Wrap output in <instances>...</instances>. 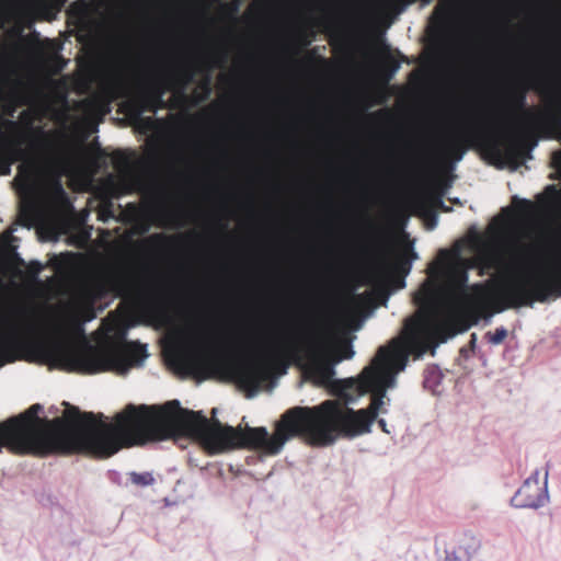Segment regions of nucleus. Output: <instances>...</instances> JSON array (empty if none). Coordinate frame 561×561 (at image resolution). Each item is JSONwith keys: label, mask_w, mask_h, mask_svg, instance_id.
Returning <instances> with one entry per match:
<instances>
[{"label": "nucleus", "mask_w": 561, "mask_h": 561, "mask_svg": "<svg viewBox=\"0 0 561 561\" xmlns=\"http://www.w3.org/2000/svg\"><path fill=\"white\" fill-rule=\"evenodd\" d=\"M539 470H536L512 497V505L515 507L537 508L547 501V478L548 470H545L543 480L540 482Z\"/></svg>", "instance_id": "nucleus-12"}, {"label": "nucleus", "mask_w": 561, "mask_h": 561, "mask_svg": "<svg viewBox=\"0 0 561 561\" xmlns=\"http://www.w3.org/2000/svg\"><path fill=\"white\" fill-rule=\"evenodd\" d=\"M130 481L136 485L147 486L153 484L154 478L149 472H133L130 473Z\"/></svg>", "instance_id": "nucleus-24"}, {"label": "nucleus", "mask_w": 561, "mask_h": 561, "mask_svg": "<svg viewBox=\"0 0 561 561\" xmlns=\"http://www.w3.org/2000/svg\"><path fill=\"white\" fill-rule=\"evenodd\" d=\"M88 456L105 459L122 448L148 442L169 439L176 435L197 437L215 454L232 449L260 450L278 454L290 438L302 436L311 445L321 446L317 438L318 426L312 408L295 407L287 410L271 436L263 426L244 430L208 420L201 411L183 409L178 400L163 405H134L116 414L114 423L105 422L102 413L83 412Z\"/></svg>", "instance_id": "nucleus-1"}, {"label": "nucleus", "mask_w": 561, "mask_h": 561, "mask_svg": "<svg viewBox=\"0 0 561 561\" xmlns=\"http://www.w3.org/2000/svg\"><path fill=\"white\" fill-rule=\"evenodd\" d=\"M100 216L102 218L112 216V204L107 203L102 209L100 210Z\"/></svg>", "instance_id": "nucleus-31"}, {"label": "nucleus", "mask_w": 561, "mask_h": 561, "mask_svg": "<svg viewBox=\"0 0 561 561\" xmlns=\"http://www.w3.org/2000/svg\"><path fill=\"white\" fill-rule=\"evenodd\" d=\"M56 190H57L60 194H64V193H65V192H64V188H62V186H61V184H60V183H57V184H56Z\"/></svg>", "instance_id": "nucleus-34"}, {"label": "nucleus", "mask_w": 561, "mask_h": 561, "mask_svg": "<svg viewBox=\"0 0 561 561\" xmlns=\"http://www.w3.org/2000/svg\"><path fill=\"white\" fill-rule=\"evenodd\" d=\"M514 201H516V208L515 211L519 217H529L535 211V205L533 202L528 199H518L517 197H514Z\"/></svg>", "instance_id": "nucleus-21"}, {"label": "nucleus", "mask_w": 561, "mask_h": 561, "mask_svg": "<svg viewBox=\"0 0 561 561\" xmlns=\"http://www.w3.org/2000/svg\"><path fill=\"white\" fill-rule=\"evenodd\" d=\"M416 257V253L411 247H409L398 253L391 262L388 261L387 256L385 255L382 257V264L391 272L399 273L404 277L411 271L412 261Z\"/></svg>", "instance_id": "nucleus-14"}, {"label": "nucleus", "mask_w": 561, "mask_h": 561, "mask_svg": "<svg viewBox=\"0 0 561 561\" xmlns=\"http://www.w3.org/2000/svg\"><path fill=\"white\" fill-rule=\"evenodd\" d=\"M468 327L469 324L459 316H453L440 323H433L426 313L407 319L404 337H394L387 345L380 346L370 364L357 378L337 382V396L346 403L370 393V404L367 409L354 411L333 400L312 407L320 445H331L337 436L355 437L368 433L385 404L387 390L394 387L396 376L405 368L412 347L424 341L445 342L448 337L466 331Z\"/></svg>", "instance_id": "nucleus-2"}, {"label": "nucleus", "mask_w": 561, "mask_h": 561, "mask_svg": "<svg viewBox=\"0 0 561 561\" xmlns=\"http://www.w3.org/2000/svg\"><path fill=\"white\" fill-rule=\"evenodd\" d=\"M43 145L42 141H33L32 146Z\"/></svg>", "instance_id": "nucleus-37"}, {"label": "nucleus", "mask_w": 561, "mask_h": 561, "mask_svg": "<svg viewBox=\"0 0 561 561\" xmlns=\"http://www.w3.org/2000/svg\"><path fill=\"white\" fill-rule=\"evenodd\" d=\"M547 190H548V191H551V192H552V193H554V194H559V192L556 190L554 185H549V186L547 187Z\"/></svg>", "instance_id": "nucleus-35"}, {"label": "nucleus", "mask_w": 561, "mask_h": 561, "mask_svg": "<svg viewBox=\"0 0 561 561\" xmlns=\"http://www.w3.org/2000/svg\"><path fill=\"white\" fill-rule=\"evenodd\" d=\"M505 296L512 307H531L549 298L561 297V267L553 273H534V278L517 279L510 284Z\"/></svg>", "instance_id": "nucleus-8"}, {"label": "nucleus", "mask_w": 561, "mask_h": 561, "mask_svg": "<svg viewBox=\"0 0 561 561\" xmlns=\"http://www.w3.org/2000/svg\"><path fill=\"white\" fill-rule=\"evenodd\" d=\"M354 351L348 343L334 348L331 345V330L328 322L319 319L311 328L306 347L290 344L277 352L271 362L249 360L232 367V373L239 385L247 389H257L267 380L272 368L282 366L284 370L289 363L300 366L306 376L321 387L334 386L337 392L340 380H334V366L343 359H350Z\"/></svg>", "instance_id": "nucleus-5"}, {"label": "nucleus", "mask_w": 561, "mask_h": 561, "mask_svg": "<svg viewBox=\"0 0 561 561\" xmlns=\"http://www.w3.org/2000/svg\"><path fill=\"white\" fill-rule=\"evenodd\" d=\"M225 10H227L231 15L238 12V3L226 4Z\"/></svg>", "instance_id": "nucleus-32"}, {"label": "nucleus", "mask_w": 561, "mask_h": 561, "mask_svg": "<svg viewBox=\"0 0 561 561\" xmlns=\"http://www.w3.org/2000/svg\"><path fill=\"white\" fill-rule=\"evenodd\" d=\"M24 139H10L0 144V175H7L11 171V165L16 161H22L18 168L16 181H22L24 186H30L36 173V159L30 157L27 151L22 148Z\"/></svg>", "instance_id": "nucleus-10"}, {"label": "nucleus", "mask_w": 561, "mask_h": 561, "mask_svg": "<svg viewBox=\"0 0 561 561\" xmlns=\"http://www.w3.org/2000/svg\"><path fill=\"white\" fill-rule=\"evenodd\" d=\"M7 364V332H0V368Z\"/></svg>", "instance_id": "nucleus-26"}, {"label": "nucleus", "mask_w": 561, "mask_h": 561, "mask_svg": "<svg viewBox=\"0 0 561 561\" xmlns=\"http://www.w3.org/2000/svg\"><path fill=\"white\" fill-rule=\"evenodd\" d=\"M540 95L543 101L542 113L535 116L530 111H526V114L536 118L545 127H559L561 125V87H545L540 90Z\"/></svg>", "instance_id": "nucleus-13"}, {"label": "nucleus", "mask_w": 561, "mask_h": 561, "mask_svg": "<svg viewBox=\"0 0 561 561\" xmlns=\"http://www.w3.org/2000/svg\"><path fill=\"white\" fill-rule=\"evenodd\" d=\"M385 57H383V66L388 69L389 75L388 78H391L400 68V61L394 59L390 53L389 47L385 46Z\"/></svg>", "instance_id": "nucleus-23"}, {"label": "nucleus", "mask_w": 561, "mask_h": 561, "mask_svg": "<svg viewBox=\"0 0 561 561\" xmlns=\"http://www.w3.org/2000/svg\"><path fill=\"white\" fill-rule=\"evenodd\" d=\"M148 230H149V226L148 225H144L142 227H140V232L141 233H146Z\"/></svg>", "instance_id": "nucleus-36"}, {"label": "nucleus", "mask_w": 561, "mask_h": 561, "mask_svg": "<svg viewBox=\"0 0 561 561\" xmlns=\"http://www.w3.org/2000/svg\"><path fill=\"white\" fill-rule=\"evenodd\" d=\"M126 113H128L133 118L138 121L139 128L142 129V131H153L158 127L162 125V121L156 119L153 117L147 116L144 117L142 114L140 116H137L135 113L130 112L129 107H124Z\"/></svg>", "instance_id": "nucleus-19"}, {"label": "nucleus", "mask_w": 561, "mask_h": 561, "mask_svg": "<svg viewBox=\"0 0 561 561\" xmlns=\"http://www.w3.org/2000/svg\"><path fill=\"white\" fill-rule=\"evenodd\" d=\"M107 293H114L116 296L121 297L134 293L137 299L147 309H154L148 288L145 286H135L128 272L117 271L102 279L89 284L80 290L75 301L73 310L67 319L68 325L73 331L83 333V324L92 321L96 317L95 304Z\"/></svg>", "instance_id": "nucleus-7"}, {"label": "nucleus", "mask_w": 561, "mask_h": 561, "mask_svg": "<svg viewBox=\"0 0 561 561\" xmlns=\"http://www.w3.org/2000/svg\"><path fill=\"white\" fill-rule=\"evenodd\" d=\"M551 164L561 172V150L554 151L551 157Z\"/></svg>", "instance_id": "nucleus-30"}, {"label": "nucleus", "mask_w": 561, "mask_h": 561, "mask_svg": "<svg viewBox=\"0 0 561 561\" xmlns=\"http://www.w3.org/2000/svg\"><path fill=\"white\" fill-rule=\"evenodd\" d=\"M527 91L528 88L522 83L512 85L506 93L508 106L516 111L525 110Z\"/></svg>", "instance_id": "nucleus-15"}, {"label": "nucleus", "mask_w": 561, "mask_h": 561, "mask_svg": "<svg viewBox=\"0 0 561 561\" xmlns=\"http://www.w3.org/2000/svg\"><path fill=\"white\" fill-rule=\"evenodd\" d=\"M378 425L380 426V428L382 430V432L385 433H389L388 428H387V423L383 419H379L378 420Z\"/></svg>", "instance_id": "nucleus-33"}, {"label": "nucleus", "mask_w": 561, "mask_h": 561, "mask_svg": "<svg viewBox=\"0 0 561 561\" xmlns=\"http://www.w3.org/2000/svg\"><path fill=\"white\" fill-rule=\"evenodd\" d=\"M201 88L203 90V93L198 96L197 101L204 102L209 98L211 93L210 79L206 78L205 81L201 84Z\"/></svg>", "instance_id": "nucleus-28"}, {"label": "nucleus", "mask_w": 561, "mask_h": 561, "mask_svg": "<svg viewBox=\"0 0 561 561\" xmlns=\"http://www.w3.org/2000/svg\"><path fill=\"white\" fill-rule=\"evenodd\" d=\"M193 76L194 73L190 66H182L168 77L169 88H179L181 95L184 96L183 90L193 80Z\"/></svg>", "instance_id": "nucleus-16"}, {"label": "nucleus", "mask_w": 561, "mask_h": 561, "mask_svg": "<svg viewBox=\"0 0 561 561\" xmlns=\"http://www.w3.org/2000/svg\"><path fill=\"white\" fill-rule=\"evenodd\" d=\"M165 85L161 80H152L144 85L139 92L126 101L123 107H129L137 116L145 112L157 113L159 110L169 107L163 96Z\"/></svg>", "instance_id": "nucleus-11"}, {"label": "nucleus", "mask_w": 561, "mask_h": 561, "mask_svg": "<svg viewBox=\"0 0 561 561\" xmlns=\"http://www.w3.org/2000/svg\"><path fill=\"white\" fill-rule=\"evenodd\" d=\"M439 204L442 205V208H443L444 210H447V208H445V207H444V205H443V201H439Z\"/></svg>", "instance_id": "nucleus-38"}, {"label": "nucleus", "mask_w": 561, "mask_h": 561, "mask_svg": "<svg viewBox=\"0 0 561 561\" xmlns=\"http://www.w3.org/2000/svg\"><path fill=\"white\" fill-rule=\"evenodd\" d=\"M170 363L178 374L198 380L210 378L222 367L218 356L192 348L176 350L171 355Z\"/></svg>", "instance_id": "nucleus-9"}, {"label": "nucleus", "mask_w": 561, "mask_h": 561, "mask_svg": "<svg viewBox=\"0 0 561 561\" xmlns=\"http://www.w3.org/2000/svg\"><path fill=\"white\" fill-rule=\"evenodd\" d=\"M476 266L473 259L462 257L459 248L442 249L438 262L428 270L431 278L426 280L414 300L421 307L420 313L430 314L433 323H440L453 316H459L469 327L476 324L479 317L499 313L513 308L505 296V290L517 279L534 278V273L507 282L497 291L492 280L468 285V271Z\"/></svg>", "instance_id": "nucleus-3"}, {"label": "nucleus", "mask_w": 561, "mask_h": 561, "mask_svg": "<svg viewBox=\"0 0 561 561\" xmlns=\"http://www.w3.org/2000/svg\"><path fill=\"white\" fill-rule=\"evenodd\" d=\"M43 407L31 405L23 413L0 422V449L15 455L47 457L50 455L88 456L85 420L77 407L67 409L64 417L38 416Z\"/></svg>", "instance_id": "nucleus-4"}, {"label": "nucleus", "mask_w": 561, "mask_h": 561, "mask_svg": "<svg viewBox=\"0 0 561 561\" xmlns=\"http://www.w3.org/2000/svg\"><path fill=\"white\" fill-rule=\"evenodd\" d=\"M141 192L146 196L150 195L153 198H156L158 196L159 192H160V188L158 186L141 185Z\"/></svg>", "instance_id": "nucleus-29"}, {"label": "nucleus", "mask_w": 561, "mask_h": 561, "mask_svg": "<svg viewBox=\"0 0 561 561\" xmlns=\"http://www.w3.org/2000/svg\"><path fill=\"white\" fill-rule=\"evenodd\" d=\"M183 237L181 236H165L163 233H153L147 239V243L150 244L153 248H167L174 245L180 240H182Z\"/></svg>", "instance_id": "nucleus-18"}, {"label": "nucleus", "mask_w": 561, "mask_h": 561, "mask_svg": "<svg viewBox=\"0 0 561 561\" xmlns=\"http://www.w3.org/2000/svg\"><path fill=\"white\" fill-rule=\"evenodd\" d=\"M19 263H20V264H24V260L19 259Z\"/></svg>", "instance_id": "nucleus-39"}, {"label": "nucleus", "mask_w": 561, "mask_h": 561, "mask_svg": "<svg viewBox=\"0 0 561 561\" xmlns=\"http://www.w3.org/2000/svg\"><path fill=\"white\" fill-rule=\"evenodd\" d=\"M472 146L479 147L494 164L519 165L526 153L518 138L496 126L479 125L446 139L443 145V154L457 162Z\"/></svg>", "instance_id": "nucleus-6"}, {"label": "nucleus", "mask_w": 561, "mask_h": 561, "mask_svg": "<svg viewBox=\"0 0 561 561\" xmlns=\"http://www.w3.org/2000/svg\"><path fill=\"white\" fill-rule=\"evenodd\" d=\"M507 330L503 327L501 328H496L494 332H486L485 333V339L488 340L489 343L493 344V345H499L501 344L506 337H507Z\"/></svg>", "instance_id": "nucleus-22"}, {"label": "nucleus", "mask_w": 561, "mask_h": 561, "mask_svg": "<svg viewBox=\"0 0 561 561\" xmlns=\"http://www.w3.org/2000/svg\"><path fill=\"white\" fill-rule=\"evenodd\" d=\"M453 11V3L438 5L434 10V30L437 34H442L449 22Z\"/></svg>", "instance_id": "nucleus-17"}, {"label": "nucleus", "mask_w": 561, "mask_h": 561, "mask_svg": "<svg viewBox=\"0 0 561 561\" xmlns=\"http://www.w3.org/2000/svg\"><path fill=\"white\" fill-rule=\"evenodd\" d=\"M160 148L157 140H149L147 144V150L145 157L140 160L141 163L149 162L153 163L159 160Z\"/></svg>", "instance_id": "nucleus-20"}, {"label": "nucleus", "mask_w": 561, "mask_h": 561, "mask_svg": "<svg viewBox=\"0 0 561 561\" xmlns=\"http://www.w3.org/2000/svg\"><path fill=\"white\" fill-rule=\"evenodd\" d=\"M42 271H43V265L38 261H31L26 266L27 275L31 278H36Z\"/></svg>", "instance_id": "nucleus-27"}, {"label": "nucleus", "mask_w": 561, "mask_h": 561, "mask_svg": "<svg viewBox=\"0 0 561 561\" xmlns=\"http://www.w3.org/2000/svg\"><path fill=\"white\" fill-rule=\"evenodd\" d=\"M113 162L116 168H128L133 163L131 157L121 150L114 152Z\"/></svg>", "instance_id": "nucleus-25"}]
</instances>
